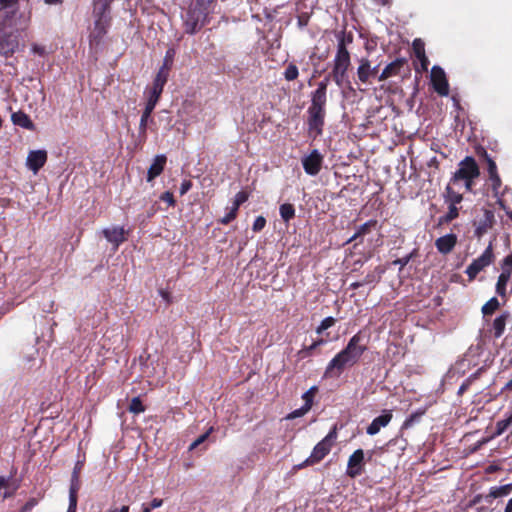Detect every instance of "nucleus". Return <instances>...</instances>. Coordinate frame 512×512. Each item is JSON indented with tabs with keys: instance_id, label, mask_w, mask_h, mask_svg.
<instances>
[{
	"instance_id": "nucleus-54",
	"label": "nucleus",
	"mask_w": 512,
	"mask_h": 512,
	"mask_svg": "<svg viewBox=\"0 0 512 512\" xmlns=\"http://www.w3.org/2000/svg\"><path fill=\"white\" fill-rule=\"evenodd\" d=\"M417 59L420 62L421 70L422 71H427L428 70V65H429V60L426 57V55H424V58H417Z\"/></svg>"
},
{
	"instance_id": "nucleus-49",
	"label": "nucleus",
	"mask_w": 512,
	"mask_h": 512,
	"mask_svg": "<svg viewBox=\"0 0 512 512\" xmlns=\"http://www.w3.org/2000/svg\"><path fill=\"white\" fill-rule=\"evenodd\" d=\"M161 200L166 202L168 205L173 206L175 203L173 194L171 192H165L161 195Z\"/></svg>"
},
{
	"instance_id": "nucleus-3",
	"label": "nucleus",
	"mask_w": 512,
	"mask_h": 512,
	"mask_svg": "<svg viewBox=\"0 0 512 512\" xmlns=\"http://www.w3.org/2000/svg\"><path fill=\"white\" fill-rule=\"evenodd\" d=\"M350 54L341 40L337 46V52L333 60L331 76L337 86L341 87L348 83V69L350 67Z\"/></svg>"
},
{
	"instance_id": "nucleus-59",
	"label": "nucleus",
	"mask_w": 512,
	"mask_h": 512,
	"mask_svg": "<svg viewBox=\"0 0 512 512\" xmlns=\"http://www.w3.org/2000/svg\"><path fill=\"white\" fill-rule=\"evenodd\" d=\"M9 487V480L5 477H0V490L7 489Z\"/></svg>"
},
{
	"instance_id": "nucleus-26",
	"label": "nucleus",
	"mask_w": 512,
	"mask_h": 512,
	"mask_svg": "<svg viewBox=\"0 0 512 512\" xmlns=\"http://www.w3.org/2000/svg\"><path fill=\"white\" fill-rule=\"evenodd\" d=\"M79 488L80 484L78 479V473L76 470H74L69 489V504L77 506V493Z\"/></svg>"
},
{
	"instance_id": "nucleus-4",
	"label": "nucleus",
	"mask_w": 512,
	"mask_h": 512,
	"mask_svg": "<svg viewBox=\"0 0 512 512\" xmlns=\"http://www.w3.org/2000/svg\"><path fill=\"white\" fill-rule=\"evenodd\" d=\"M93 14L95 19L90 32V39L98 43L106 34L110 23L107 3L102 2L95 4Z\"/></svg>"
},
{
	"instance_id": "nucleus-1",
	"label": "nucleus",
	"mask_w": 512,
	"mask_h": 512,
	"mask_svg": "<svg viewBox=\"0 0 512 512\" xmlns=\"http://www.w3.org/2000/svg\"><path fill=\"white\" fill-rule=\"evenodd\" d=\"M365 350L366 347L361 344L359 334L354 335L347 346L329 362L325 370V376H340L346 366H353L358 362Z\"/></svg>"
},
{
	"instance_id": "nucleus-42",
	"label": "nucleus",
	"mask_w": 512,
	"mask_h": 512,
	"mask_svg": "<svg viewBox=\"0 0 512 512\" xmlns=\"http://www.w3.org/2000/svg\"><path fill=\"white\" fill-rule=\"evenodd\" d=\"M237 212H238V209H236L235 207H231L229 212L221 219V223L222 224H228L230 223L232 220H234L237 216Z\"/></svg>"
},
{
	"instance_id": "nucleus-29",
	"label": "nucleus",
	"mask_w": 512,
	"mask_h": 512,
	"mask_svg": "<svg viewBox=\"0 0 512 512\" xmlns=\"http://www.w3.org/2000/svg\"><path fill=\"white\" fill-rule=\"evenodd\" d=\"M511 424H512V412L505 419L499 420L496 423V431L493 436L497 437V436L502 435Z\"/></svg>"
},
{
	"instance_id": "nucleus-13",
	"label": "nucleus",
	"mask_w": 512,
	"mask_h": 512,
	"mask_svg": "<svg viewBox=\"0 0 512 512\" xmlns=\"http://www.w3.org/2000/svg\"><path fill=\"white\" fill-rule=\"evenodd\" d=\"M364 465V451L357 449L348 459L347 475L355 478L361 475Z\"/></svg>"
},
{
	"instance_id": "nucleus-63",
	"label": "nucleus",
	"mask_w": 512,
	"mask_h": 512,
	"mask_svg": "<svg viewBox=\"0 0 512 512\" xmlns=\"http://www.w3.org/2000/svg\"><path fill=\"white\" fill-rule=\"evenodd\" d=\"M504 390H509V391H512V378L510 379V381H508L506 383V385L504 386L503 388Z\"/></svg>"
},
{
	"instance_id": "nucleus-7",
	"label": "nucleus",
	"mask_w": 512,
	"mask_h": 512,
	"mask_svg": "<svg viewBox=\"0 0 512 512\" xmlns=\"http://www.w3.org/2000/svg\"><path fill=\"white\" fill-rule=\"evenodd\" d=\"M479 168L472 157H466L459 163V168L454 173L451 183L457 184L462 180L475 179L479 176Z\"/></svg>"
},
{
	"instance_id": "nucleus-52",
	"label": "nucleus",
	"mask_w": 512,
	"mask_h": 512,
	"mask_svg": "<svg viewBox=\"0 0 512 512\" xmlns=\"http://www.w3.org/2000/svg\"><path fill=\"white\" fill-rule=\"evenodd\" d=\"M191 186H192V184L190 181H188V180L183 181L181 184V187H180V194L184 195L185 193H187L190 190Z\"/></svg>"
},
{
	"instance_id": "nucleus-6",
	"label": "nucleus",
	"mask_w": 512,
	"mask_h": 512,
	"mask_svg": "<svg viewBox=\"0 0 512 512\" xmlns=\"http://www.w3.org/2000/svg\"><path fill=\"white\" fill-rule=\"evenodd\" d=\"M30 12L29 13H19L17 16V10L12 8H4L0 9V32L3 31L7 27L13 26H22L23 28L27 27L30 23Z\"/></svg>"
},
{
	"instance_id": "nucleus-24",
	"label": "nucleus",
	"mask_w": 512,
	"mask_h": 512,
	"mask_svg": "<svg viewBox=\"0 0 512 512\" xmlns=\"http://www.w3.org/2000/svg\"><path fill=\"white\" fill-rule=\"evenodd\" d=\"M327 96L321 93H312L311 105L308 110L325 112Z\"/></svg>"
},
{
	"instance_id": "nucleus-44",
	"label": "nucleus",
	"mask_w": 512,
	"mask_h": 512,
	"mask_svg": "<svg viewBox=\"0 0 512 512\" xmlns=\"http://www.w3.org/2000/svg\"><path fill=\"white\" fill-rule=\"evenodd\" d=\"M311 408L309 405H303L301 408L294 410L290 415L289 418H297L301 417L304 414H306Z\"/></svg>"
},
{
	"instance_id": "nucleus-21",
	"label": "nucleus",
	"mask_w": 512,
	"mask_h": 512,
	"mask_svg": "<svg viewBox=\"0 0 512 512\" xmlns=\"http://www.w3.org/2000/svg\"><path fill=\"white\" fill-rule=\"evenodd\" d=\"M359 67L357 68L358 79L362 83H366L370 77L374 76L377 72V67L372 68L370 61L367 58H361L359 60Z\"/></svg>"
},
{
	"instance_id": "nucleus-28",
	"label": "nucleus",
	"mask_w": 512,
	"mask_h": 512,
	"mask_svg": "<svg viewBox=\"0 0 512 512\" xmlns=\"http://www.w3.org/2000/svg\"><path fill=\"white\" fill-rule=\"evenodd\" d=\"M463 197L460 193L454 191L450 185L446 188L445 201L448 204L458 205L462 202Z\"/></svg>"
},
{
	"instance_id": "nucleus-34",
	"label": "nucleus",
	"mask_w": 512,
	"mask_h": 512,
	"mask_svg": "<svg viewBox=\"0 0 512 512\" xmlns=\"http://www.w3.org/2000/svg\"><path fill=\"white\" fill-rule=\"evenodd\" d=\"M299 75V71H298V68L295 64L293 63H290L285 71H284V78L287 80V81H293L295 80Z\"/></svg>"
},
{
	"instance_id": "nucleus-40",
	"label": "nucleus",
	"mask_w": 512,
	"mask_h": 512,
	"mask_svg": "<svg viewBox=\"0 0 512 512\" xmlns=\"http://www.w3.org/2000/svg\"><path fill=\"white\" fill-rule=\"evenodd\" d=\"M213 431V428L210 427L209 430L202 434L201 436H199L195 441H193L190 446H189V450H194L196 447H198L200 444H202L207 438L208 436L210 435V433Z\"/></svg>"
},
{
	"instance_id": "nucleus-57",
	"label": "nucleus",
	"mask_w": 512,
	"mask_h": 512,
	"mask_svg": "<svg viewBox=\"0 0 512 512\" xmlns=\"http://www.w3.org/2000/svg\"><path fill=\"white\" fill-rule=\"evenodd\" d=\"M163 501L161 499L155 498L150 503V510L158 508L162 505Z\"/></svg>"
},
{
	"instance_id": "nucleus-50",
	"label": "nucleus",
	"mask_w": 512,
	"mask_h": 512,
	"mask_svg": "<svg viewBox=\"0 0 512 512\" xmlns=\"http://www.w3.org/2000/svg\"><path fill=\"white\" fill-rule=\"evenodd\" d=\"M489 178L490 181L492 182L493 190L497 191L501 186V179L498 173L490 176Z\"/></svg>"
},
{
	"instance_id": "nucleus-8",
	"label": "nucleus",
	"mask_w": 512,
	"mask_h": 512,
	"mask_svg": "<svg viewBox=\"0 0 512 512\" xmlns=\"http://www.w3.org/2000/svg\"><path fill=\"white\" fill-rule=\"evenodd\" d=\"M494 258L492 244H489L485 251L467 267L466 274L474 279L485 267L489 266Z\"/></svg>"
},
{
	"instance_id": "nucleus-20",
	"label": "nucleus",
	"mask_w": 512,
	"mask_h": 512,
	"mask_svg": "<svg viewBox=\"0 0 512 512\" xmlns=\"http://www.w3.org/2000/svg\"><path fill=\"white\" fill-rule=\"evenodd\" d=\"M392 419V413L390 411H384L382 415L373 419L371 424L367 427V434L375 435L381 428L387 426Z\"/></svg>"
},
{
	"instance_id": "nucleus-45",
	"label": "nucleus",
	"mask_w": 512,
	"mask_h": 512,
	"mask_svg": "<svg viewBox=\"0 0 512 512\" xmlns=\"http://www.w3.org/2000/svg\"><path fill=\"white\" fill-rule=\"evenodd\" d=\"M486 158H487V163H488V173H489V177L494 175V174H497V166H496V163L486 155Z\"/></svg>"
},
{
	"instance_id": "nucleus-23",
	"label": "nucleus",
	"mask_w": 512,
	"mask_h": 512,
	"mask_svg": "<svg viewBox=\"0 0 512 512\" xmlns=\"http://www.w3.org/2000/svg\"><path fill=\"white\" fill-rule=\"evenodd\" d=\"M509 316L508 312H504L494 319L492 330L495 338H500L503 335Z\"/></svg>"
},
{
	"instance_id": "nucleus-32",
	"label": "nucleus",
	"mask_w": 512,
	"mask_h": 512,
	"mask_svg": "<svg viewBox=\"0 0 512 512\" xmlns=\"http://www.w3.org/2000/svg\"><path fill=\"white\" fill-rule=\"evenodd\" d=\"M500 307V303L497 298L493 297L487 301L483 307L482 312L484 315H490Z\"/></svg>"
},
{
	"instance_id": "nucleus-30",
	"label": "nucleus",
	"mask_w": 512,
	"mask_h": 512,
	"mask_svg": "<svg viewBox=\"0 0 512 512\" xmlns=\"http://www.w3.org/2000/svg\"><path fill=\"white\" fill-rule=\"evenodd\" d=\"M279 210L280 215L285 222L290 221L295 216V209L291 204H282Z\"/></svg>"
},
{
	"instance_id": "nucleus-37",
	"label": "nucleus",
	"mask_w": 512,
	"mask_h": 512,
	"mask_svg": "<svg viewBox=\"0 0 512 512\" xmlns=\"http://www.w3.org/2000/svg\"><path fill=\"white\" fill-rule=\"evenodd\" d=\"M413 50L417 58H424L425 49L424 42L421 39H415L413 41Z\"/></svg>"
},
{
	"instance_id": "nucleus-38",
	"label": "nucleus",
	"mask_w": 512,
	"mask_h": 512,
	"mask_svg": "<svg viewBox=\"0 0 512 512\" xmlns=\"http://www.w3.org/2000/svg\"><path fill=\"white\" fill-rule=\"evenodd\" d=\"M335 322H336V320L333 317H331V316L330 317H326L325 319H323L321 321L320 325L316 329V332L318 334H321L322 332H324L328 328L332 327L335 324Z\"/></svg>"
},
{
	"instance_id": "nucleus-5",
	"label": "nucleus",
	"mask_w": 512,
	"mask_h": 512,
	"mask_svg": "<svg viewBox=\"0 0 512 512\" xmlns=\"http://www.w3.org/2000/svg\"><path fill=\"white\" fill-rule=\"evenodd\" d=\"M337 439V427L334 426L331 431L314 447L311 455L304 461L300 467L312 465L320 462L332 449Z\"/></svg>"
},
{
	"instance_id": "nucleus-61",
	"label": "nucleus",
	"mask_w": 512,
	"mask_h": 512,
	"mask_svg": "<svg viewBox=\"0 0 512 512\" xmlns=\"http://www.w3.org/2000/svg\"><path fill=\"white\" fill-rule=\"evenodd\" d=\"M463 181H464V185H465L466 190L471 191L472 190L473 179L463 180Z\"/></svg>"
},
{
	"instance_id": "nucleus-64",
	"label": "nucleus",
	"mask_w": 512,
	"mask_h": 512,
	"mask_svg": "<svg viewBox=\"0 0 512 512\" xmlns=\"http://www.w3.org/2000/svg\"><path fill=\"white\" fill-rule=\"evenodd\" d=\"M77 506L69 504L67 512H76Z\"/></svg>"
},
{
	"instance_id": "nucleus-36",
	"label": "nucleus",
	"mask_w": 512,
	"mask_h": 512,
	"mask_svg": "<svg viewBox=\"0 0 512 512\" xmlns=\"http://www.w3.org/2000/svg\"><path fill=\"white\" fill-rule=\"evenodd\" d=\"M459 209L455 204H449L447 214L442 218L444 222H450L458 217Z\"/></svg>"
},
{
	"instance_id": "nucleus-35",
	"label": "nucleus",
	"mask_w": 512,
	"mask_h": 512,
	"mask_svg": "<svg viewBox=\"0 0 512 512\" xmlns=\"http://www.w3.org/2000/svg\"><path fill=\"white\" fill-rule=\"evenodd\" d=\"M145 408L138 397H134L129 405V411L134 414H139L144 412Z\"/></svg>"
},
{
	"instance_id": "nucleus-60",
	"label": "nucleus",
	"mask_w": 512,
	"mask_h": 512,
	"mask_svg": "<svg viewBox=\"0 0 512 512\" xmlns=\"http://www.w3.org/2000/svg\"><path fill=\"white\" fill-rule=\"evenodd\" d=\"M504 512H512V497L507 501Z\"/></svg>"
},
{
	"instance_id": "nucleus-16",
	"label": "nucleus",
	"mask_w": 512,
	"mask_h": 512,
	"mask_svg": "<svg viewBox=\"0 0 512 512\" xmlns=\"http://www.w3.org/2000/svg\"><path fill=\"white\" fill-rule=\"evenodd\" d=\"M456 244H457V236H456V234H453V233H449L444 236H441L438 239H436V241H435V246L441 254L450 253L454 249Z\"/></svg>"
},
{
	"instance_id": "nucleus-9",
	"label": "nucleus",
	"mask_w": 512,
	"mask_h": 512,
	"mask_svg": "<svg viewBox=\"0 0 512 512\" xmlns=\"http://www.w3.org/2000/svg\"><path fill=\"white\" fill-rule=\"evenodd\" d=\"M512 275V253L507 255L501 263V273L496 283V293L505 298L507 295V284Z\"/></svg>"
},
{
	"instance_id": "nucleus-62",
	"label": "nucleus",
	"mask_w": 512,
	"mask_h": 512,
	"mask_svg": "<svg viewBox=\"0 0 512 512\" xmlns=\"http://www.w3.org/2000/svg\"><path fill=\"white\" fill-rule=\"evenodd\" d=\"M13 493H14V489L9 490V487L7 489H5V492L3 494V500L11 497L13 495Z\"/></svg>"
},
{
	"instance_id": "nucleus-56",
	"label": "nucleus",
	"mask_w": 512,
	"mask_h": 512,
	"mask_svg": "<svg viewBox=\"0 0 512 512\" xmlns=\"http://www.w3.org/2000/svg\"><path fill=\"white\" fill-rule=\"evenodd\" d=\"M18 0H0V4L4 8H11Z\"/></svg>"
},
{
	"instance_id": "nucleus-19",
	"label": "nucleus",
	"mask_w": 512,
	"mask_h": 512,
	"mask_svg": "<svg viewBox=\"0 0 512 512\" xmlns=\"http://www.w3.org/2000/svg\"><path fill=\"white\" fill-rule=\"evenodd\" d=\"M159 98L153 95L147 94V103L143 114L140 119L139 130L140 133H145L148 119L150 118L151 113L153 112L156 104L158 103Z\"/></svg>"
},
{
	"instance_id": "nucleus-43",
	"label": "nucleus",
	"mask_w": 512,
	"mask_h": 512,
	"mask_svg": "<svg viewBox=\"0 0 512 512\" xmlns=\"http://www.w3.org/2000/svg\"><path fill=\"white\" fill-rule=\"evenodd\" d=\"M266 225V219L263 216H258L252 226L253 231L259 232L261 231Z\"/></svg>"
},
{
	"instance_id": "nucleus-51",
	"label": "nucleus",
	"mask_w": 512,
	"mask_h": 512,
	"mask_svg": "<svg viewBox=\"0 0 512 512\" xmlns=\"http://www.w3.org/2000/svg\"><path fill=\"white\" fill-rule=\"evenodd\" d=\"M410 259H411V256H410V255H408V256H405V257H403V258H400V259L395 260V261L393 262V264H395V265H399V266H400V268H403L404 266H406V265L409 263Z\"/></svg>"
},
{
	"instance_id": "nucleus-27",
	"label": "nucleus",
	"mask_w": 512,
	"mask_h": 512,
	"mask_svg": "<svg viewBox=\"0 0 512 512\" xmlns=\"http://www.w3.org/2000/svg\"><path fill=\"white\" fill-rule=\"evenodd\" d=\"M400 68V62H392L389 65H387L381 74L379 75L378 79L379 81L386 80L387 78L396 75L398 73V70Z\"/></svg>"
},
{
	"instance_id": "nucleus-14",
	"label": "nucleus",
	"mask_w": 512,
	"mask_h": 512,
	"mask_svg": "<svg viewBox=\"0 0 512 512\" xmlns=\"http://www.w3.org/2000/svg\"><path fill=\"white\" fill-rule=\"evenodd\" d=\"M47 161L46 150H32L28 153L26 159V166L33 174H37L38 171L45 165Z\"/></svg>"
},
{
	"instance_id": "nucleus-31",
	"label": "nucleus",
	"mask_w": 512,
	"mask_h": 512,
	"mask_svg": "<svg viewBox=\"0 0 512 512\" xmlns=\"http://www.w3.org/2000/svg\"><path fill=\"white\" fill-rule=\"evenodd\" d=\"M175 54H176V52H175L174 48H169L166 51V54H165L164 59H163V64L160 67L161 70H164L166 72L170 71V68L172 66Z\"/></svg>"
},
{
	"instance_id": "nucleus-33",
	"label": "nucleus",
	"mask_w": 512,
	"mask_h": 512,
	"mask_svg": "<svg viewBox=\"0 0 512 512\" xmlns=\"http://www.w3.org/2000/svg\"><path fill=\"white\" fill-rule=\"evenodd\" d=\"M372 225H374V223L369 221V222H366V223L362 224L361 226H359L357 231L348 239L347 242L349 243V242H352V241L357 240L358 238L362 237L364 234H366L369 231V228Z\"/></svg>"
},
{
	"instance_id": "nucleus-47",
	"label": "nucleus",
	"mask_w": 512,
	"mask_h": 512,
	"mask_svg": "<svg viewBox=\"0 0 512 512\" xmlns=\"http://www.w3.org/2000/svg\"><path fill=\"white\" fill-rule=\"evenodd\" d=\"M327 86H328V78H325L324 80H322L321 82L318 83V87L314 92L326 95Z\"/></svg>"
},
{
	"instance_id": "nucleus-22",
	"label": "nucleus",
	"mask_w": 512,
	"mask_h": 512,
	"mask_svg": "<svg viewBox=\"0 0 512 512\" xmlns=\"http://www.w3.org/2000/svg\"><path fill=\"white\" fill-rule=\"evenodd\" d=\"M165 164H166L165 155H157L154 158L153 163L151 164V166L148 169L147 181L151 182L154 178L159 176L162 173V171L164 170Z\"/></svg>"
},
{
	"instance_id": "nucleus-39",
	"label": "nucleus",
	"mask_w": 512,
	"mask_h": 512,
	"mask_svg": "<svg viewBox=\"0 0 512 512\" xmlns=\"http://www.w3.org/2000/svg\"><path fill=\"white\" fill-rule=\"evenodd\" d=\"M247 199H248V194L244 191H240L235 195L234 202H233L232 206L235 207L236 209H239V206L241 204H243L244 202H246Z\"/></svg>"
},
{
	"instance_id": "nucleus-58",
	"label": "nucleus",
	"mask_w": 512,
	"mask_h": 512,
	"mask_svg": "<svg viewBox=\"0 0 512 512\" xmlns=\"http://www.w3.org/2000/svg\"><path fill=\"white\" fill-rule=\"evenodd\" d=\"M107 512H129V506L124 505L121 508H111Z\"/></svg>"
},
{
	"instance_id": "nucleus-18",
	"label": "nucleus",
	"mask_w": 512,
	"mask_h": 512,
	"mask_svg": "<svg viewBox=\"0 0 512 512\" xmlns=\"http://www.w3.org/2000/svg\"><path fill=\"white\" fill-rule=\"evenodd\" d=\"M511 493L512 483L500 486H492L490 487L488 493L484 496V499L487 503H491L493 499L504 498L509 496Z\"/></svg>"
},
{
	"instance_id": "nucleus-17",
	"label": "nucleus",
	"mask_w": 512,
	"mask_h": 512,
	"mask_svg": "<svg viewBox=\"0 0 512 512\" xmlns=\"http://www.w3.org/2000/svg\"><path fill=\"white\" fill-rule=\"evenodd\" d=\"M168 76L169 72L159 69L153 81L152 87L147 91V94L160 98L164 86L167 83Z\"/></svg>"
},
{
	"instance_id": "nucleus-25",
	"label": "nucleus",
	"mask_w": 512,
	"mask_h": 512,
	"mask_svg": "<svg viewBox=\"0 0 512 512\" xmlns=\"http://www.w3.org/2000/svg\"><path fill=\"white\" fill-rule=\"evenodd\" d=\"M11 119L15 125L26 129H32L34 126L28 115L21 111L13 113Z\"/></svg>"
},
{
	"instance_id": "nucleus-12",
	"label": "nucleus",
	"mask_w": 512,
	"mask_h": 512,
	"mask_svg": "<svg viewBox=\"0 0 512 512\" xmlns=\"http://www.w3.org/2000/svg\"><path fill=\"white\" fill-rule=\"evenodd\" d=\"M323 157L318 150H313L309 155L303 157L302 165L304 171L311 176L319 173L322 166Z\"/></svg>"
},
{
	"instance_id": "nucleus-15",
	"label": "nucleus",
	"mask_w": 512,
	"mask_h": 512,
	"mask_svg": "<svg viewBox=\"0 0 512 512\" xmlns=\"http://www.w3.org/2000/svg\"><path fill=\"white\" fill-rule=\"evenodd\" d=\"M125 234V229L120 226H113L103 230L104 237L115 246V249L126 240Z\"/></svg>"
},
{
	"instance_id": "nucleus-53",
	"label": "nucleus",
	"mask_w": 512,
	"mask_h": 512,
	"mask_svg": "<svg viewBox=\"0 0 512 512\" xmlns=\"http://www.w3.org/2000/svg\"><path fill=\"white\" fill-rule=\"evenodd\" d=\"M324 343L323 340H318V341H315L312 345H310L309 347H307L305 350H303L302 352H305L306 355H309L311 353L312 350H314L316 347H318L319 345H322Z\"/></svg>"
},
{
	"instance_id": "nucleus-10",
	"label": "nucleus",
	"mask_w": 512,
	"mask_h": 512,
	"mask_svg": "<svg viewBox=\"0 0 512 512\" xmlns=\"http://www.w3.org/2000/svg\"><path fill=\"white\" fill-rule=\"evenodd\" d=\"M431 82L435 91L441 96H447L449 85L444 70L439 66H433L431 69Z\"/></svg>"
},
{
	"instance_id": "nucleus-2",
	"label": "nucleus",
	"mask_w": 512,
	"mask_h": 512,
	"mask_svg": "<svg viewBox=\"0 0 512 512\" xmlns=\"http://www.w3.org/2000/svg\"><path fill=\"white\" fill-rule=\"evenodd\" d=\"M212 7L209 6V0H195L187 11L182 15L185 31L194 34L200 30L205 22Z\"/></svg>"
},
{
	"instance_id": "nucleus-48",
	"label": "nucleus",
	"mask_w": 512,
	"mask_h": 512,
	"mask_svg": "<svg viewBox=\"0 0 512 512\" xmlns=\"http://www.w3.org/2000/svg\"><path fill=\"white\" fill-rule=\"evenodd\" d=\"M327 86H328V78H325L324 80H322L321 82L318 83V87L314 92L326 95Z\"/></svg>"
},
{
	"instance_id": "nucleus-11",
	"label": "nucleus",
	"mask_w": 512,
	"mask_h": 512,
	"mask_svg": "<svg viewBox=\"0 0 512 512\" xmlns=\"http://www.w3.org/2000/svg\"><path fill=\"white\" fill-rule=\"evenodd\" d=\"M308 133L312 138L322 134L325 112L308 110Z\"/></svg>"
},
{
	"instance_id": "nucleus-55",
	"label": "nucleus",
	"mask_w": 512,
	"mask_h": 512,
	"mask_svg": "<svg viewBox=\"0 0 512 512\" xmlns=\"http://www.w3.org/2000/svg\"><path fill=\"white\" fill-rule=\"evenodd\" d=\"M32 52L35 53V54H39V55H44L45 54V48L43 46H39L37 44H34L32 46Z\"/></svg>"
},
{
	"instance_id": "nucleus-41",
	"label": "nucleus",
	"mask_w": 512,
	"mask_h": 512,
	"mask_svg": "<svg viewBox=\"0 0 512 512\" xmlns=\"http://www.w3.org/2000/svg\"><path fill=\"white\" fill-rule=\"evenodd\" d=\"M315 391H316V387H311L308 391H306L303 394L302 398L305 401L304 405H309L310 408L312 407Z\"/></svg>"
},
{
	"instance_id": "nucleus-46",
	"label": "nucleus",
	"mask_w": 512,
	"mask_h": 512,
	"mask_svg": "<svg viewBox=\"0 0 512 512\" xmlns=\"http://www.w3.org/2000/svg\"><path fill=\"white\" fill-rule=\"evenodd\" d=\"M327 86H328V78H325L324 80H322L321 82L318 83V87L314 92L326 95Z\"/></svg>"
}]
</instances>
